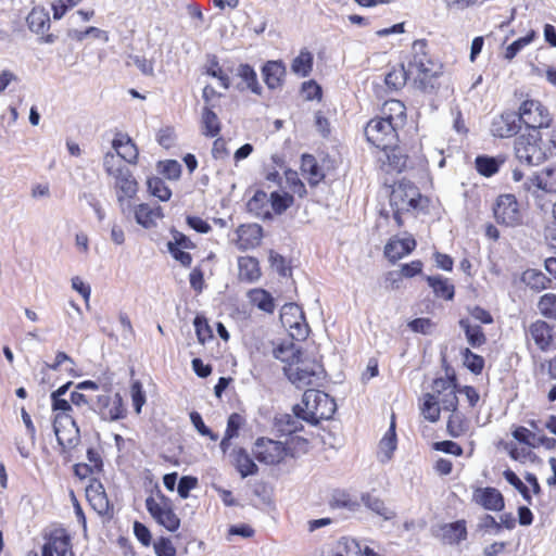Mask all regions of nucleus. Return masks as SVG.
Listing matches in <instances>:
<instances>
[{"label":"nucleus","mask_w":556,"mask_h":556,"mask_svg":"<svg viewBox=\"0 0 556 556\" xmlns=\"http://www.w3.org/2000/svg\"><path fill=\"white\" fill-rule=\"evenodd\" d=\"M46 544L58 556H66L71 548L70 539L66 535H54Z\"/></svg>","instance_id":"56"},{"label":"nucleus","mask_w":556,"mask_h":556,"mask_svg":"<svg viewBox=\"0 0 556 556\" xmlns=\"http://www.w3.org/2000/svg\"><path fill=\"white\" fill-rule=\"evenodd\" d=\"M420 193L412 182L402 180L395 184L390 193V205L397 226L403 225L402 214L418 206Z\"/></svg>","instance_id":"4"},{"label":"nucleus","mask_w":556,"mask_h":556,"mask_svg":"<svg viewBox=\"0 0 556 556\" xmlns=\"http://www.w3.org/2000/svg\"><path fill=\"white\" fill-rule=\"evenodd\" d=\"M528 333L541 351H546L553 341V327L544 320H535L529 326Z\"/></svg>","instance_id":"23"},{"label":"nucleus","mask_w":556,"mask_h":556,"mask_svg":"<svg viewBox=\"0 0 556 556\" xmlns=\"http://www.w3.org/2000/svg\"><path fill=\"white\" fill-rule=\"evenodd\" d=\"M53 431L58 443L64 451L75 447L80 440L76 421L74 417L68 414H55Z\"/></svg>","instance_id":"9"},{"label":"nucleus","mask_w":556,"mask_h":556,"mask_svg":"<svg viewBox=\"0 0 556 556\" xmlns=\"http://www.w3.org/2000/svg\"><path fill=\"white\" fill-rule=\"evenodd\" d=\"M154 551L157 556H175L176 548L173 545L170 539L160 538L154 542Z\"/></svg>","instance_id":"64"},{"label":"nucleus","mask_w":556,"mask_h":556,"mask_svg":"<svg viewBox=\"0 0 556 556\" xmlns=\"http://www.w3.org/2000/svg\"><path fill=\"white\" fill-rule=\"evenodd\" d=\"M535 37V31L531 30L527 36L511 42L505 50L504 58L511 61L526 46L530 45Z\"/></svg>","instance_id":"51"},{"label":"nucleus","mask_w":556,"mask_h":556,"mask_svg":"<svg viewBox=\"0 0 556 556\" xmlns=\"http://www.w3.org/2000/svg\"><path fill=\"white\" fill-rule=\"evenodd\" d=\"M270 203L276 214H282L293 204V195L274 191L270 193Z\"/></svg>","instance_id":"49"},{"label":"nucleus","mask_w":556,"mask_h":556,"mask_svg":"<svg viewBox=\"0 0 556 556\" xmlns=\"http://www.w3.org/2000/svg\"><path fill=\"white\" fill-rule=\"evenodd\" d=\"M538 308L544 317L556 319V295L553 293L542 295Z\"/></svg>","instance_id":"52"},{"label":"nucleus","mask_w":556,"mask_h":556,"mask_svg":"<svg viewBox=\"0 0 556 556\" xmlns=\"http://www.w3.org/2000/svg\"><path fill=\"white\" fill-rule=\"evenodd\" d=\"M299 417L291 415H282L277 419V427L280 432L291 434L300 430Z\"/></svg>","instance_id":"55"},{"label":"nucleus","mask_w":556,"mask_h":556,"mask_svg":"<svg viewBox=\"0 0 556 556\" xmlns=\"http://www.w3.org/2000/svg\"><path fill=\"white\" fill-rule=\"evenodd\" d=\"M440 410L441 406L439 405V401L435 400V395L432 392L424 394L422 404L420 406L422 416L427 420L435 422L440 418Z\"/></svg>","instance_id":"41"},{"label":"nucleus","mask_w":556,"mask_h":556,"mask_svg":"<svg viewBox=\"0 0 556 556\" xmlns=\"http://www.w3.org/2000/svg\"><path fill=\"white\" fill-rule=\"evenodd\" d=\"M431 392L435 395L441 408L456 412L458 399L454 377L437 378L432 383Z\"/></svg>","instance_id":"13"},{"label":"nucleus","mask_w":556,"mask_h":556,"mask_svg":"<svg viewBox=\"0 0 556 556\" xmlns=\"http://www.w3.org/2000/svg\"><path fill=\"white\" fill-rule=\"evenodd\" d=\"M494 217L498 224L515 227L521 224L522 215L514 194H502L494 207Z\"/></svg>","instance_id":"10"},{"label":"nucleus","mask_w":556,"mask_h":556,"mask_svg":"<svg viewBox=\"0 0 556 556\" xmlns=\"http://www.w3.org/2000/svg\"><path fill=\"white\" fill-rule=\"evenodd\" d=\"M540 142L547 152V157L556 155V126L540 132Z\"/></svg>","instance_id":"58"},{"label":"nucleus","mask_w":556,"mask_h":556,"mask_svg":"<svg viewBox=\"0 0 556 556\" xmlns=\"http://www.w3.org/2000/svg\"><path fill=\"white\" fill-rule=\"evenodd\" d=\"M314 58L313 54L302 49L296 58L293 59L291 64V71L300 77H306L311 74L313 68Z\"/></svg>","instance_id":"37"},{"label":"nucleus","mask_w":556,"mask_h":556,"mask_svg":"<svg viewBox=\"0 0 556 556\" xmlns=\"http://www.w3.org/2000/svg\"><path fill=\"white\" fill-rule=\"evenodd\" d=\"M467 536L466 522L457 520L441 527V538L447 544H457Z\"/></svg>","instance_id":"30"},{"label":"nucleus","mask_w":556,"mask_h":556,"mask_svg":"<svg viewBox=\"0 0 556 556\" xmlns=\"http://www.w3.org/2000/svg\"><path fill=\"white\" fill-rule=\"evenodd\" d=\"M478 529L490 534H498L502 530V523H498L491 515H483L479 519Z\"/></svg>","instance_id":"62"},{"label":"nucleus","mask_w":556,"mask_h":556,"mask_svg":"<svg viewBox=\"0 0 556 556\" xmlns=\"http://www.w3.org/2000/svg\"><path fill=\"white\" fill-rule=\"evenodd\" d=\"M520 129V122L517 113L507 111L495 116L491 123V134L498 138L515 136Z\"/></svg>","instance_id":"16"},{"label":"nucleus","mask_w":556,"mask_h":556,"mask_svg":"<svg viewBox=\"0 0 556 556\" xmlns=\"http://www.w3.org/2000/svg\"><path fill=\"white\" fill-rule=\"evenodd\" d=\"M301 170L311 186L318 185L325 177V174L318 165L316 159L311 154H303L301 159Z\"/></svg>","instance_id":"28"},{"label":"nucleus","mask_w":556,"mask_h":556,"mask_svg":"<svg viewBox=\"0 0 556 556\" xmlns=\"http://www.w3.org/2000/svg\"><path fill=\"white\" fill-rule=\"evenodd\" d=\"M517 115L520 124L523 123L528 128L534 130L548 128L552 121L547 109L538 100L523 101Z\"/></svg>","instance_id":"8"},{"label":"nucleus","mask_w":556,"mask_h":556,"mask_svg":"<svg viewBox=\"0 0 556 556\" xmlns=\"http://www.w3.org/2000/svg\"><path fill=\"white\" fill-rule=\"evenodd\" d=\"M239 279L241 281L254 282L261 277L258 261L251 256L238 258Z\"/></svg>","instance_id":"29"},{"label":"nucleus","mask_w":556,"mask_h":556,"mask_svg":"<svg viewBox=\"0 0 556 556\" xmlns=\"http://www.w3.org/2000/svg\"><path fill=\"white\" fill-rule=\"evenodd\" d=\"M523 189L536 193L539 190L556 193V167H546L540 173H534L523 182Z\"/></svg>","instance_id":"15"},{"label":"nucleus","mask_w":556,"mask_h":556,"mask_svg":"<svg viewBox=\"0 0 556 556\" xmlns=\"http://www.w3.org/2000/svg\"><path fill=\"white\" fill-rule=\"evenodd\" d=\"M381 154L378 160L383 166H387V170L401 172L406 166V156L401 153L396 144L390 149H380Z\"/></svg>","instance_id":"27"},{"label":"nucleus","mask_w":556,"mask_h":556,"mask_svg":"<svg viewBox=\"0 0 556 556\" xmlns=\"http://www.w3.org/2000/svg\"><path fill=\"white\" fill-rule=\"evenodd\" d=\"M286 179L287 182L292 190L293 193L298 194L299 197H304L306 194V189L304 184L301 181V179L298 176V173L294 170H287L286 172Z\"/></svg>","instance_id":"63"},{"label":"nucleus","mask_w":556,"mask_h":556,"mask_svg":"<svg viewBox=\"0 0 556 556\" xmlns=\"http://www.w3.org/2000/svg\"><path fill=\"white\" fill-rule=\"evenodd\" d=\"M163 210L160 205L141 203L135 207V219L144 228L156 226L157 220L163 218Z\"/></svg>","instance_id":"22"},{"label":"nucleus","mask_w":556,"mask_h":556,"mask_svg":"<svg viewBox=\"0 0 556 556\" xmlns=\"http://www.w3.org/2000/svg\"><path fill=\"white\" fill-rule=\"evenodd\" d=\"M464 365L473 374L478 375L482 371L484 366V359L482 356L472 353L469 349H465L464 353Z\"/></svg>","instance_id":"54"},{"label":"nucleus","mask_w":556,"mask_h":556,"mask_svg":"<svg viewBox=\"0 0 556 556\" xmlns=\"http://www.w3.org/2000/svg\"><path fill=\"white\" fill-rule=\"evenodd\" d=\"M253 453L258 462L275 465L285 459L288 455V448L282 442L260 438L255 442Z\"/></svg>","instance_id":"12"},{"label":"nucleus","mask_w":556,"mask_h":556,"mask_svg":"<svg viewBox=\"0 0 556 556\" xmlns=\"http://www.w3.org/2000/svg\"><path fill=\"white\" fill-rule=\"evenodd\" d=\"M379 118L386 119L394 126L402 127L406 119V108L400 100H388L381 108V116Z\"/></svg>","instance_id":"25"},{"label":"nucleus","mask_w":556,"mask_h":556,"mask_svg":"<svg viewBox=\"0 0 556 556\" xmlns=\"http://www.w3.org/2000/svg\"><path fill=\"white\" fill-rule=\"evenodd\" d=\"M29 29L34 33H43L50 26L49 13L43 8H34L26 17Z\"/></svg>","instance_id":"33"},{"label":"nucleus","mask_w":556,"mask_h":556,"mask_svg":"<svg viewBox=\"0 0 556 556\" xmlns=\"http://www.w3.org/2000/svg\"><path fill=\"white\" fill-rule=\"evenodd\" d=\"M407 67L413 77V86L419 91L433 93L439 88L443 65L429 55L425 40L414 41Z\"/></svg>","instance_id":"1"},{"label":"nucleus","mask_w":556,"mask_h":556,"mask_svg":"<svg viewBox=\"0 0 556 556\" xmlns=\"http://www.w3.org/2000/svg\"><path fill=\"white\" fill-rule=\"evenodd\" d=\"M362 500V503L368 508L370 509L372 513L377 514L378 516L382 517L384 520H390L392 519L395 514L386 506L384 502L370 494V493H365L362 495L361 497Z\"/></svg>","instance_id":"36"},{"label":"nucleus","mask_w":556,"mask_h":556,"mask_svg":"<svg viewBox=\"0 0 556 556\" xmlns=\"http://www.w3.org/2000/svg\"><path fill=\"white\" fill-rule=\"evenodd\" d=\"M513 437L520 443L527 445L528 447H539L540 446V441H539V438L540 435L535 434L534 432H532L531 430H529L528 428L526 427H517L514 431H513Z\"/></svg>","instance_id":"50"},{"label":"nucleus","mask_w":556,"mask_h":556,"mask_svg":"<svg viewBox=\"0 0 556 556\" xmlns=\"http://www.w3.org/2000/svg\"><path fill=\"white\" fill-rule=\"evenodd\" d=\"M472 501L486 510L500 511L504 508V498L495 488H478L473 491Z\"/></svg>","instance_id":"18"},{"label":"nucleus","mask_w":556,"mask_h":556,"mask_svg":"<svg viewBox=\"0 0 556 556\" xmlns=\"http://www.w3.org/2000/svg\"><path fill=\"white\" fill-rule=\"evenodd\" d=\"M288 380L298 389L309 386H318L325 378V370L321 364L314 359L298 358L283 367Z\"/></svg>","instance_id":"3"},{"label":"nucleus","mask_w":556,"mask_h":556,"mask_svg":"<svg viewBox=\"0 0 556 556\" xmlns=\"http://www.w3.org/2000/svg\"><path fill=\"white\" fill-rule=\"evenodd\" d=\"M534 375L539 380H556V356L541 362Z\"/></svg>","instance_id":"53"},{"label":"nucleus","mask_w":556,"mask_h":556,"mask_svg":"<svg viewBox=\"0 0 556 556\" xmlns=\"http://www.w3.org/2000/svg\"><path fill=\"white\" fill-rule=\"evenodd\" d=\"M148 189L152 195L156 197L161 201H168L172 197L170 189L166 186L163 179L159 177L148 179Z\"/></svg>","instance_id":"48"},{"label":"nucleus","mask_w":556,"mask_h":556,"mask_svg":"<svg viewBox=\"0 0 556 556\" xmlns=\"http://www.w3.org/2000/svg\"><path fill=\"white\" fill-rule=\"evenodd\" d=\"M505 480L511 484L521 495L522 497L531 504V496L529 493V489L527 485L519 479V477L511 470L507 469L504 471Z\"/></svg>","instance_id":"57"},{"label":"nucleus","mask_w":556,"mask_h":556,"mask_svg":"<svg viewBox=\"0 0 556 556\" xmlns=\"http://www.w3.org/2000/svg\"><path fill=\"white\" fill-rule=\"evenodd\" d=\"M238 76L242 78L243 81H245L247 87L254 93L260 94L261 93V86L257 81V76L255 71L248 64H241L238 67Z\"/></svg>","instance_id":"46"},{"label":"nucleus","mask_w":556,"mask_h":556,"mask_svg":"<svg viewBox=\"0 0 556 556\" xmlns=\"http://www.w3.org/2000/svg\"><path fill=\"white\" fill-rule=\"evenodd\" d=\"M262 72L265 84L269 89L281 87L282 79L286 75V66L281 61H268L263 66Z\"/></svg>","instance_id":"26"},{"label":"nucleus","mask_w":556,"mask_h":556,"mask_svg":"<svg viewBox=\"0 0 556 556\" xmlns=\"http://www.w3.org/2000/svg\"><path fill=\"white\" fill-rule=\"evenodd\" d=\"M202 129L203 134L208 137H216L220 131V122L216 113L205 105L202 112Z\"/></svg>","instance_id":"39"},{"label":"nucleus","mask_w":556,"mask_h":556,"mask_svg":"<svg viewBox=\"0 0 556 556\" xmlns=\"http://www.w3.org/2000/svg\"><path fill=\"white\" fill-rule=\"evenodd\" d=\"M233 458L235 466L242 478H247L248 476L255 475L257 472V466L245 450L239 448L235 451Z\"/></svg>","instance_id":"38"},{"label":"nucleus","mask_w":556,"mask_h":556,"mask_svg":"<svg viewBox=\"0 0 556 556\" xmlns=\"http://www.w3.org/2000/svg\"><path fill=\"white\" fill-rule=\"evenodd\" d=\"M426 280L437 296L444 300H453L455 293L454 286L447 278L442 276H427Z\"/></svg>","instance_id":"34"},{"label":"nucleus","mask_w":556,"mask_h":556,"mask_svg":"<svg viewBox=\"0 0 556 556\" xmlns=\"http://www.w3.org/2000/svg\"><path fill=\"white\" fill-rule=\"evenodd\" d=\"M502 163L503 161H500L496 157L480 155L476 159V168L481 175L490 177L498 172Z\"/></svg>","instance_id":"44"},{"label":"nucleus","mask_w":556,"mask_h":556,"mask_svg":"<svg viewBox=\"0 0 556 556\" xmlns=\"http://www.w3.org/2000/svg\"><path fill=\"white\" fill-rule=\"evenodd\" d=\"M250 302L265 313L275 311L274 298L264 289H252L248 293Z\"/></svg>","instance_id":"35"},{"label":"nucleus","mask_w":556,"mask_h":556,"mask_svg":"<svg viewBox=\"0 0 556 556\" xmlns=\"http://www.w3.org/2000/svg\"><path fill=\"white\" fill-rule=\"evenodd\" d=\"M416 247V241L412 237H406L403 239H391L386 248L384 254L391 262H396L403 256L409 254Z\"/></svg>","instance_id":"24"},{"label":"nucleus","mask_w":556,"mask_h":556,"mask_svg":"<svg viewBox=\"0 0 556 556\" xmlns=\"http://www.w3.org/2000/svg\"><path fill=\"white\" fill-rule=\"evenodd\" d=\"M103 168L110 177H113L127 166L123 164V160L114 151H108L103 156Z\"/></svg>","instance_id":"47"},{"label":"nucleus","mask_w":556,"mask_h":556,"mask_svg":"<svg viewBox=\"0 0 556 556\" xmlns=\"http://www.w3.org/2000/svg\"><path fill=\"white\" fill-rule=\"evenodd\" d=\"M509 456L520 463H526L528 460H533V453L529 447H519L514 443H509L507 445Z\"/></svg>","instance_id":"60"},{"label":"nucleus","mask_w":556,"mask_h":556,"mask_svg":"<svg viewBox=\"0 0 556 556\" xmlns=\"http://www.w3.org/2000/svg\"><path fill=\"white\" fill-rule=\"evenodd\" d=\"M337 410V404L327 393L318 390H306L302 403L295 405L294 414L302 420L316 426L320 420L331 419Z\"/></svg>","instance_id":"2"},{"label":"nucleus","mask_w":556,"mask_h":556,"mask_svg":"<svg viewBox=\"0 0 556 556\" xmlns=\"http://www.w3.org/2000/svg\"><path fill=\"white\" fill-rule=\"evenodd\" d=\"M112 149L123 161L137 163L139 152L129 136L118 132L112 141Z\"/></svg>","instance_id":"21"},{"label":"nucleus","mask_w":556,"mask_h":556,"mask_svg":"<svg viewBox=\"0 0 556 556\" xmlns=\"http://www.w3.org/2000/svg\"><path fill=\"white\" fill-rule=\"evenodd\" d=\"M408 77H410L408 67L405 68L403 64H399L386 74L384 83L389 89L400 90L406 85Z\"/></svg>","instance_id":"31"},{"label":"nucleus","mask_w":556,"mask_h":556,"mask_svg":"<svg viewBox=\"0 0 556 556\" xmlns=\"http://www.w3.org/2000/svg\"><path fill=\"white\" fill-rule=\"evenodd\" d=\"M93 410L97 412L103 420L113 421L123 418L124 409L121 395L118 393L113 396L110 394L98 395Z\"/></svg>","instance_id":"14"},{"label":"nucleus","mask_w":556,"mask_h":556,"mask_svg":"<svg viewBox=\"0 0 556 556\" xmlns=\"http://www.w3.org/2000/svg\"><path fill=\"white\" fill-rule=\"evenodd\" d=\"M522 281L533 290L546 289L551 280L536 269H528L522 275Z\"/></svg>","instance_id":"42"},{"label":"nucleus","mask_w":556,"mask_h":556,"mask_svg":"<svg viewBox=\"0 0 556 556\" xmlns=\"http://www.w3.org/2000/svg\"><path fill=\"white\" fill-rule=\"evenodd\" d=\"M281 323L291 331L295 340H304L308 334V325L305 321L302 308L295 303H287L280 313Z\"/></svg>","instance_id":"11"},{"label":"nucleus","mask_w":556,"mask_h":556,"mask_svg":"<svg viewBox=\"0 0 556 556\" xmlns=\"http://www.w3.org/2000/svg\"><path fill=\"white\" fill-rule=\"evenodd\" d=\"M86 496L91 507L99 514H109L111 505L103 484L99 480H91L86 488Z\"/></svg>","instance_id":"19"},{"label":"nucleus","mask_w":556,"mask_h":556,"mask_svg":"<svg viewBox=\"0 0 556 556\" xmlns=\"http://www.w3.org/2000/svg\"><path fill=\"white\" fill-rule=\"evenodd\" d=\"M161 172L168 179L176 180L180 177L181 165L175 160H167L160 163Z\"/></svg>","instance_id":"61"},{"label":"nucleus","mask_w":556,"mask_h":556,"mask_svg":"<svg viewBox=\"0 0 556 556\" xmlns=\"http://www.w3.org/2000/svg\"><path fill=\"white\" fill-rule=\"evenodd\" d=\"M334 556H363V547L355 539L343 538L338 542Z\"/></svg>","instance_id":"43"},{"label":"nucleus","mask_w":556,"mask_h":556,"mask_svg":"<svg viewBox=\"0 0 556 556\" xmlns=\"http://www.w3.org/2000/svg\"><path fill=\"white\" fill-rule=\"evenodd\" d=\"M235 243L241 251L257 247L262 240V227L257 224L241 225L238 227Z\"/></svg>","instance_id":"20"},{"label":"nucleus","mask_w":556,"mask_h":556,"mask_svg":"<svg viewBox=\"0 0 556 556\" xmlns=\"http://www.w3.org/2000/svg\"><path fill=\"white\" fill-rule=\"evenodd\" d=\"M386 119L379 117L370 119L365 127L367 140L378 149H390L397 142V129Z\"/></svg>","instance_id":"6"},{"label":"nucleus","mask_w":556,"mask_h":556,"mask_svg":"<svg viewBox=\"0 0 556 556\" xmlns=\"http://www.w3.org/2000/svg\"><path fill=\"white\" fill-rule=\"evenodd\" d=\"M146 507L152 518L168 531L175 532L179 529L180 519L173 509V503L161 491L147 497Z\"/></svg>","instance_id":"5"},{"label":"nucleus","mask_w":556,"mask_h":556,"mask_svg":"<svg viewBox=\"0 0 556 556\" xmlns=\"http://www.w3.org/2000/svg\"><path fill=\"white\" fill-rule=\"evenodd\" d=\"M193 325L200 343L204 344L207 340L213 338L212 330L205 318L197 316L194 318Z\"/></svg>","instance_id":"59"},{"label":"nucleus","mask_w":556,"mask_h":556,"mask_svg":"<svg viewBox=\"0 0 556 556\" xmlns=\"http://www.w3.org/2000/svg\"><path fill=\"white\" fill-rule=\"evenodd\" d=\"M516 157L529 166H536L547 159V152L540 142V136L521 135L515 141Z\"/></svg>","instance_id":"7"},{"label":"nucleus","mask_w":556,"mask_h":556,"mask_svg":"<svg viewBox=\"0 0 556 556\" xmlns=\"http://www.w3.org/2000/svg\"><path fill=\"white\" fill-rule=\"evenodd\" d=\"M396 448V434L394 422H391L390 429L386 432L379 443V455L381 462H388L391 459L393 452Z\"/></svg>","instance_id":"40"},{"label":"nucleus","mask_w":556,"mask_h":556,"mask_svg":"<svg viewBox=\"0 0 556 556\" xmlns=\"http://www.w3.org/2000/svg\"><path fill=\"white\" fill-rule=\"evenodd\" d=\"M112 178L114 179L117 202L123 206L125 200L136 197L138 192V182L128 167L119 170V173L114 175Z\"/></svg>","instance_id":"17"},{"label":"nucleus","mask_w":556,"mask_h":556,"mask_svg":"<svg viewBox=\"0 0 556 556\" xmlns=\"http://www.w3.org/2000/svg\"><path fill=\"white\" fill-rule=\"evenodd\" d=\"M459 326L464 330L467 342L472 348H479L486 342V338L479 325H473L468 318H462Z\"/></svg>","instance_id":"32"},{"label":"nucleus","mask_w":556,"mask_h":556,"mask_svg":"<svg viewBox=\"0 0 556 556\" xmlns=\"http://www.w3.org/2000/svg\"><path fill=\"white\" fill-rule=\"evenodd\" d=\"M273 356L287 365L301 358L300 351L295 349L293 343L277 345L273 349Z\"/></svg>","instance_id":"45"}]
</instances>
